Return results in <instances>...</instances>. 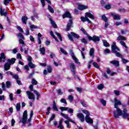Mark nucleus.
I'll return each instance as SVG.
<instances>
[{"instance_id": "49", "label": "nucleus", "mask_w": 129, "mask_h": 129, "mask_svg": "<svg viewBox=\"0 0 129 129\" xmlns=\"http://www.w3.org/2000/svg\"><path fill=\"white\" fill-rule=\"evenodd\" d=\"M93 65L94 67H95V68H97V69H99V66H98V64L96 62H93Z\"/></svg>"}, {"instance_id": "17", "label": "nucleus", "mask_w": 129, "mask_h": 129, "mask_svg": "<svg viewBox=\"0 0 129 129\" xmlns=\"http://www.w3.org/2000/svg\"><path fill=\"white\" fill-rule=\"evenodd\" d=\"M0 57V62H5L6 61V55H5V53H1Z\"/></svg>"}, {"instance_id": "23", "label": "nucleus", "mask_w": 129, "mask_h": 129, "mask_svg": "<svg viewBox=\"0 0 129 129\" xmlns=\"http://www.w3.org/2000/svg\"><path fill=\"white\" fill-rule=\"evenodd\" d=\"M28 66L31 69H33L34 68H36V64L31 62H28Z\"/></svg>"}, {"instance_id": "64", "label": "nucleus", "mask_w": 129, "mask_h": 129, "mask_svg": "<svg viewBox=\"0 0 129 129\" xmlns=\"http://www.w3.org/2000/svg\"><path fill=\"white\" fill-rule=\"evenodd\" d=\"M81 31L82 32V33H83V34H84V35H87V32H86L85 29L81 28Z\"/></svg>"}, {"instance_id": "45", "label": "nucleus", "mask_w": 129, "mask_h": 129, "mask_svg": "<svg viewBox=\"0 0 129 129\" xmlns=\"http://www.w3.org/2000/svg\"><path fill=\"white\" fill-rule=\"evenodd\" d=\"M10 2H12V0H4V4L5 6H7L8 4H10Z\"/></svg>"}, {"instance_id": "30", "label": "nucleus", "mask_w": 129, "mask_h": 129, "mask_svg": "<svg viewBox=\"0 0 129 129\" xmlns=\"http://www.w3.org/2000/svg\"><path fill=\"white\" fill-rule=\"evenodd\" d=\"M16 110L17 111H20V110H21V103H18L16 104Z\"/></svg>"}, {"instance_id": "55", "label": "nucleus", "mask_w": 129, "mask_h": 129, "mask_svg": "<svg viewBox=\"0 0 129 129\" xmlns=\"http://www.w3.org/2000/svg\"><path fill=\"white\" fill-rule=\"evenodd\" d=\"M60 102L62 103H64V104H67V101H66V99L64 98L60 99Z\"/></svg>"}, {"instance_id": "37", "label": "nucleus", "mask_w": 129, "mask_h": 129, "mask_svg": "<svg viewBox=\"0 0 129 129\" xmlns=\"http://www.w3.org/2000/svg\"><path fill=\"white\" fill-rule=\"evenodd\" d=\"M80 102L83 106H84V107H87V105H86V102H85V101L81 100Z\"/></svg>"}, {"instance_id": "61", "label": "nucleus", "mask_w": 129, "mask_h": 129, "mask_svg": "<svg viewBox=\"0 0 129 129\" xmlns=\"http://www.w3.org/2000/svg\"><path fill=\"white\" fill-rule=\"evenodd\" d=\"M13 78H14V79H16V80H18L19 79V76L18 75H13Z\"/></svg>"}, {"instance_id": "20", "label": "nucleus", "mask_w": 129, "mask_h": 129, "mask_svg": "<svg viewBox=\"0 0 129 129\" xmlns=\"http://www.w3.org/2000/svg\"><path fill=\"white\" fill-rule=\"evenodd\" d=\"M27 21H28V17L27 16H23L22 17V22L23 24L27 25Z\"/></svg>"}, {"instance_id": "38", "label": "nucleus", "mask_w": 129, "mask_h": 129, "mask_svg": "<svg viewBox=\"0 0 129 129\" xmlns=\"http://www.w3.org/2000/svg\"><path fill=\"white\" fill-rule=\"evenodd\" d=\"M93 55H94V48H92L90 50V55L92 56Z\"/></svg>"}, {"instance_id": "4", "label": "nucleus", "mask_w": 129, "mask_h": 129, "mask_svg": "<svg viewBox=\"0 0 129 129\" xmlns=\"http://www.w3.org/2000/svg\"><path fill=\"white\" fill-rule=\"evenodd\" d=\"M15 62H16L15 58H12L11 59H8V62L6 63L4 66L5 70H6V71L10 70L11 68V65H12V64H15Z\"/></svg>"}, {"instance_id": "58", "label": "nucleus", "mask_w": 129, "mask_h": 129, "mask_svg": "<svg viewBox=\"0 0 129 129\" xmlns=\"http://www.w3.org/2000/svg\"><path fill=\"white\" fill-rule=\"evenodd\" d=\"M34 18H36L37 19V20H39V19L38 14L36 12H34Z\"/></svg>"}, {"instance_id": "18", "label": "nucleus", "mask_w": 129, "mask_h": 129, "mask_svg": "<svg viewBox=\"0 0 129 129\" xmlns=\"http://www.w3.org/2000/svg\"><path fill=\"white\" fill-rule=\"evenodd\" d=\"M63 19H65V18H69L71 19V14L68 12H66L63 15H62Z\"/></svg>"}, {"instance_id": "19", "label": "nucleus", "mask_w": 129, "mask_h": 129, "mask_svg": "<svg viewBox=\"0 0 129 129\" xmlns=\"http://www.w3.org/2000/svg\"><path fill=\"white\" fill-rule=\"evenodd\" d=\"M88 7L85 5H80L78 6V9L80 11H83V10H86Z\"/></svg>"}, {"instance_id": "3", "label": "nucleus", "mask_w": 129, "mask_h": 129, "mask_svg": "<svg viewBox=\"0 0 129 129\" xmlns=\"http://www.w3.org/2000/svg\"><path fill=\"white\" fill-rule=\"evenodd\" d=\"M88 18H90V19H91V20H94V16L91 13H86V16L85 17H81V21L82 22H88L89 23V24H91V21L88 19Z\"/></svg>"}, {"instance_id": "1", "label": "nucleus", "mask_w": 129, "mask_h": 129, "mask_svg": "<svg viewBox=\"0 0 129 129\" xmlns=\"http://www.w3.org/2000/svg\"><path fill=\"white\" fill-rule=\"evenodd\" d=\"M111 50L113 53L116 55V57H118V58H120L121 59L122 62L123 64H126V63H128V60L124 58L123 55H122L120 53L117 52V51H119V48L116 46V44L115 42H113L112 45H111Z\"/></svg>"}, {"instance_id": "50", "label": "nucleus", "mask_w": 129, "mask_h": 129, "mask_svg": "<svg viewBox=\"0 0 129 129\" xmlns=\"http://www.w3.org/2000/svg\"><path fill=\"white\" fill-rule=\"evenodd\" d=\"M60 109L61 111H64V110H68V107H60Z\"/></svg>"}, {"instance_id": "28", "label": "nucleus", "mask_w": 129, "mask_h": 129, "mask_svg": "<svg viewBox=\"0 0 129 129\" xmlns=\"http://www.w3.org/2000/svg\"><path fill=\"white\" fill-rule=\"evenodd\" d=\"M60 114H61V115H62L63 116V117H64L68 120H69L70 119H71L70 117H69L67 115H66L65 114H64L63 113H61Z\"/></svg>"}, {"instance_id": "15", "label": "nucleus", "mask_w": 129, "mask_h": 129, "mask_svg": "<svg viewBox=\"0 0 129 129\" xmlns=\"http://www.w3.org/2000/svg\"><path fill=\"white\" fill-rule=\"evenodd\" d=\"M77 116L80 119L81 122H84L85 119L84 115H83V114L80 113L78 114Z\"/></svg>"}, {"instance_id": "12", "label": "nucleus", "mask_w": 129, "mask_h": 129, "mask_svg": "<svg viewBox=\"0 0 129 129\" xmlns=\"http://www.w3.org/2000/svg\"><path fill=\"white\" fill-rule=\"evenodd\" d=\"M26 93L28 96L29 99H33L35 100V95H34L33 93L31 92L30 91H27Z\"/></svg>"}, {"instance_id": "54", "label": "nucleus", "mask_w": 129, "mask_h": 129, "mask_svg": "<svg viewBox=\"0 0 129 129\" xmlns=\"http://www.w3.org/2000/svg\"><path fill=\"white\" fill-rule=\"evenodd\" d=\"M14 94L13 93H10L9 95V97L11 101H14V98H13Z\"/></svg>"}, {"instance_id": "26", "label": "nucleus", "mask_w": 129, "mask_h": 129, "mask_svg": "<svg viewBox=\"0 0 129 129\" xmlns=\"http://www.w3.org/2000/svg\"><path fill=\"white\" fill-rule=\"evenodd\" d=\"M34 93H35V94L36 95L37 97H36V99L37 100H39V98H40V93H39V92H38V91H37L36 90H34Z\"/></svg>"}, {"instance_id": "11", "label": "nucleus", "mask_w": 129, "mask_h": 129, "mask_svg": "<svg viewBox=\"0 0 129 129\" xmlns=\"http://www.w3.org/2000/svg\"><path fill=\"white\" fill-rule=\"evenodd\" d=\"M0 15L1 16H4V17H6L8 15V12L5 9H3L2 6L0 7Z\"/></svg>"}, {"instance_id": "2", "label": "nucleus", "mask_w": 129, "mask_h": 129, "mask_svg": "<svg viewBox=\"0 0 129 129\" xmlns=\"http://www.w3.org/2000/svg\"><path fill=\"white\" fill-rule=\"evenodd\" d=\"M121 113L119 114L117 111H114V116L115 118H118L119 116H122L123 118H127L129 117V113H127V109L124 108L122 111L120 109Z\"/></svg>"}, {"instance_id": "33", "label": "nucleus", "mask_w": 129, "mask_h": 129, "mask_svg": "<svg viewBox=\"0 0 129 129\" xmlns=\"http://www.w3.org/2000/svg\"><path fill=\"white\" fill-rule=\"evenodd\" d=\"M97 88L98 89H99V90H102V89L104 88V86L103 85V84H101L97 86Z\"/></svg>"}, {"instance_id": "40", "label": "nucleus", "mask_w": 129, "mask_h": 129, "mask_svg": "<svg viewBox=\"0 0 129 129\" xmlns=\"http://www.w3.org/2000/svg\"><path fill=\"white\" fill-rule=\"evenodd\" d=\"M55 35H56V36H57V37H58V38L60 40V41H62V37H61V34H60V33L57 32H55Z\"/></svg>"}, {"instance_id": "60", "label": "nucleus", "mask_w": 129, "mask_h": 129, "mask_svg": "<svg viewBox=\"0 0 129 129\" xmlns=\"http://www.w3.org/2000/svg\"><path fill=\"white\" fill-rule=\"evenodd\" d=\"M101 102L102 104H103V105H104V106H105V105H106V101H105L104 100H101Z\"/></svg>"}, {"instance_id": "44", "label": "nucleus", "mask_w": 129, "mask_h": 129, "mask_svg": "<svg viewBox=\"0 0 129 129\" xmlns=\"http://www.w3.org/2000/svg\"><path fill=\"white\" fill-rule=\"evenodd\" d=\"M102 19L103 20H104V22H107V21L108 20V19H107V18L106 17V16H105V15H103L102 16Z\"/></svg>"}, {"instance_id": "21", "label": "nucleus", "mask_w": 129, "mask_h": 129, "mask_svg": "<svg viewBox=\"0 0 129 129\" xmlns=\"http://www.w3.org/2000/svg\"><path fill=\"white\" fill-rule=\"evenodd\" d=\"M33 115H34V112L33 110L30 111V118L27 120V122H31V120H32V117H33Z\"/></svg>"}, {"instance_id": "51", "label": "nucleus", "mask_w": 129, "mask_h": 129, "mask_svg": "<svg viewBox=\"0 0 129 129\" xmlns=\"http://www.w3.org/2000/svg\"><path fill=\"white\" fill-rule=\"evenodd\" d=\"M32 84H34V85H37L38 84V82L35 80V79H33L32 81Z\"/></svg>"}, {"instance_id": "57", "label": "nucleus", "mask_w": 129, "mask_h": 129, "mask_svg": "<svg viewBox=\"0 0 129 129\" xmlns=\"http://www.w3.org/2000/svg\"><path fill=\"white\" fill-rule=\"evenodd\" d=\"M54 118H55V114H53L50 118L49 119V122H51V121H52V120H53Z\"/></svg>"}, {"instance_id": "42", "label": "nucleus", "mask_w": 129, "mask_h": 129, "mask_svg": "<svg viewBox=\"0 0 129 129\" xmlns=\"http://www.w3.org/2000/svg\"><path fill=\"white\" fill-rule=\"evenodd\" d=\"M110 53V50H109L108 48H106L104 50V54L105 55H107V54H109Z\"/></svg>"}, {"instance_id": "52", "label": "nucleus", "mask_w": 129, "mask_h": 129, "mask_svg": "<svg viewBox=\"0 0 129 129\" xmlns=\"http://www.w3.org/2000/svg\"><path fill=\"white\" fill-rule=\"evenodd\" d=\"M114 93L117 96H118V95H119V94H120V92L119 91H118V90H114Z\"/></svg>"}, {"instance_id": "35", "label": "nucleus", "mask_w": 129, "mask_h": 129, "mask_svg": "<svg viewBox=\"0 0 129 129\" xmlns=\"http://www.w3.org/2000/svg\"><path fill=\"white\" fill-rule=\"evenodd\" d=\"M52 107L55 111H58V108H57V106L56 105V103H55V102H54L52 104Z\"/></svg>"}, {"instance_id": "63", "label": "nucleus", "mask_w": 129, "mask_h": 129, "mask_svg": "<svg viewBox=\"0 0 129 129\" xmlns=\"http://www.w3.org/2000/svg\"><path fill=\"white\" fill-rule=\"evenodd\" d=\"M17 29L20 32H21V33H24V30H23V29L21 28V27L18 26Z\"/></svg>"}, {"instance_id": "62", "label": "nucleus", "mask_w": 129, "mask_h": 129, "mask_svg": "<svg viewBox=\"0 0 129 129\" xmlns=\"http://www.w3.org/2000/svg\"><path fill=\"white\" fill-rule=\"evenodd\" d=\"M68 37L69 39H70V41H71L72 42L74 41V40H73V38H72V36H71V34H69L68 35Z\"/></svg>"}, {"instance_id": "5", "label": "nucleus", "mask_w": 129, "mask_h": 129, "mask_svg": "<svg viewBox=\"0 0 129 129\" xmlns=\"http://www.w3.org/2000/svg\"><path fill=\"white\" fill-rule=\"evenodd\" d=\"M82 112H83V113L86 114V116L85 117V120L86 122H87L88 123H93V119H92V118H90V117L89 116V115H90V113H89V112H88L86 110H82Z\"/></svg>"}, {"instance_id": "22", "label": "nucleus", "mask_w": 129, "mask_h": 129, "mask_svg": "<svg viewBox=\"0 0 129 129\" xmlns=\"http://www.w3.org/2000/svg\"><path fill=\"white\" fill-rule=\"evenodd\" d=\"M117 41H121V40L123 41H126V38L120 35L117 38Z\"/></svg>"}, {"instance_id": "46", "label": "nucleus", "mask_w": 129, "mask_h": 129, "mask_svg": "<svg viewBox=\"0 0 129 129\" xmlns=\"http://www.w3.org/2000/svg\"><path fill=\"white\" fill-rule=\"evenodd\" d=\"M56 91L58 95H62L63 94V92H62L60 89L57 90Z\"/></svg>"}, {"instance_id": "16", "label": "nucleus", "mask_w": 129, "mask_h": 129, "mask_svg": "<svg viewBox=\"0 0 129 129\" xmlns=\"http://www.w3.org/2000/svg\"><path fill=\"white\" fill-rule=\"evenodd\" d=\"M73 22L72 20H70L69 21V23L67 25V31H69L70 30V28H71L72 26Z\"/></svg>"}, {"instance_id": "47", "label": "nucleus", "mask_w": 129, "mask_h": 129, "mask_svg": "<svg viewBox=\"0 0 129 129\" xmlns=\"http://www.w3.org/2000/svg\"><path fill=\"white\" fill-rule=\"evenodd\" d=\"M81 42L83 44H87V40L85 38H83L81 39Z\"/></svg>"}, {"instance_id": "7", "label": "nucleus", "mask_w": 129, "mask_h": 129, "mask_svg": "<svg viewBox=\"0 0 129 129\" xmlns=\"http://www.w3.org/2000/svg\"><path fill=\"white\" fill-rule=\"evenodd\" d=\"M27 119H28V111L25 110L23 115V117L20 118L19 122H22L23 125H25L27 123Z\"/></svg>"}, {"instance_id": "25", "label": "nucleus", "mask_w": 129, "mask_h": 129, "mask_svg": "<svg viewBox=\"0 0 129 129\" xmlns=\"http://www.w3.org/2000/svg\"><path fill=\"white\" fill-rule=\"evenodd\" d=\"M49 20L50 21V23L51 25L53 26V28H57V25L56 24L55 22L53 21L52 19H51L50 18H49Z\"/></svg>"}, {"instance_id": "6", "label": "nucleus", "mask_w": 129, "mask_h": 129, "mask_svg": "<svg viewBox=\"0 0 129 129\" xmlns=\"http://www.w3.org/2000/svg\"><path fill=\"white\" fill-rule=\"evenodd\" d=\"M114 107L116 109V110L114 111H117V112H118L119 114H120L121 112L120 111V109L118 108V105H121V102L118 100L116 98H114Z\"/></svg>"}, {"instance_id": "9", "label": "nucleus", "mask_w": 129, "mask_h": 129, "mask_svg": "<svg viewBox=\"0 0 129 129\" xmlns=\"http://www.w3.org/2000/svg\"><path fill=\"white\" fill-rule=\"evenodd\" d=\"M70 68L73 73V77L74 78H76V77L75 76V64H74V63H71L70 65Z\"/></svg>"}, {"instance_id": "36", "label": "nucleus", "mask_w": 129, "mask_h": 129, "mask_svg": "<svg viewBox=\"0 0 129 129\" xmlns=\"http://www.w3.org/2000/svg\"><path fill=\"white\" fill-rule=\"evenodd\" d=\"M71 36H73V37H74L75 38H76L77 39H78L79 38V35L76 34V33L74 32H71Z\"/></svg>"}, {"instance_id": "29", "label": "nucleus", "mask_w": 129, "mask_h": 129, "mask_svg": "<svg viewBox=\"0 0 129 129\" xmlns=\"http://www.w3.org/2000/svg\"><path fill=\"white\" fill-rule=\"evenodd\" d=\"M50 34L51 37H53V39H55V41H56V42H59V40H58V39H57V38H56V36H55V35H54V33L53 32V31H51L50 32Z\"/></svg>"}, {"instance_id": "34", "label": "nucleus", "mask_w": 129, "mask_h": 129, "mask_svg": "<svg viewBox=\"0 0 129 129\" xmlns=\"http://www.w3.org/2000/svg\"><path fill=\"white\" fill-rule=\"evenodd\" d=\"M40 52H41V54L42 55H45V52H46V49H45V47H42L40 49Z\"/></svg>"}, {"instance_id": "13", "label": "nucleus", "mask_w": 129, "mask_h": 129, "mask_svg": "<svg viewBox=\"0 0 129 129\" xmlns=\"http://www.w3.org/2000/svg\"><path fill=\"white\" fill-rule=\"evenodd\" d=\"M110 63L112 64V65H114V66H115L116 67H118V66H119V61L118 60H111L110 61Z\"/></svg>"}, {"instance_id": "59", "label": "nucleus", "mask_w": 129, "mask_h": 129, "mask_svg": "<svg viewBox=\"0 0 129 129\" xmlns=\"http://www.w3.org/2000/svg\"><path fill=\"white\" fill-rule=\"evenodd\" d=\"M50 58H51L52 59H53V58H56V54H55V53L51 52L50 53Z\"/></svg>"}, {"instance_id": "48", "label": "nucleus", "mask_w": 129, "mask_h": 129, "mask_svg": "<svg viewBox=\"0 0 129 129\" xmlns=\"http://www.w3.org/2000/svg\"><path fill=\"white\" fill-rule=\"evenodd\" d=\"M18 37H19V38H21L23 40H25V37H24V35H23V34L22 33H20L18 35Z\"/></svg>"}, {"instance_id": "31", "label": "nucleus", "mask_w": 129, "mask_h": 129, "mask_svg": "<svg viewBox=\"0 0 129 129\" xmlns=\"http://www.w3.org/2000/svg\"><path fill=\"white\" fill-rule=\"evenodd\" d=\"M59 50H60V52H61V53H62V54H64V55H68V53L64 49L60 47L59 48Z\"/></svg>"}, {"instance_id": "41", "label": "nucleus", "mask_w": 129, "mask_h": 129, "mask_svg": "<svg viewBox=\"0 0 129 129\" xmlns=\"http://www.w3.org/2000/svg\"><path fill=\"white\" fill-rule=\"evenodd\" d=\"M64 122L67 124V127H68V128H70V123L69 120H65Z\"/></svg>"}, {"instance_id": "32", "label": "nucleus", "mask_w": 129, "mask_h": 129, "mask_svg": "<svg viewBox=\"0 0 129 129\" xmlns=\"http://www.w3.org/2000/svg\"><path fill=\"white\" fill-rule=\"evenodd\" d=\"M48 10L50 12V13H51V14H54V9L50 6H48Z\"/></svg>"}, {"instance_id": "10", "label": "nucleus", "mask_w": 129, "mask_h": 129, "mask_svg": "<svg viewBox=\"0 0 129 129\" xmlns=\"http://www.w3.org/2000/svg\"><path fill=\"white\" fill-rule=\"evenodd\" d=\"M70 55L73 59L74 61H75V63H77V64H80V62L78 61V58L75 56L74 53H73V50H71L70 51Z\"/></svg>"}, {"instance_id": "39", "label": "nucleus", "mask_w": 129, "mask_h": 129, "mask_svg": "<svg viewBox=\"0 0 129 129\" xmlns=\"http://www.w3.org/2000/svg\"><path fill=\"white\" fill-rule=\"evenodd\" d=\"M68 99L70 100V102H72L73 101V99H74V97L73 96L70 95L68 97Z\"/></svg>"}, {"instance_id": "43", "label": "nucleus", "mask_w": 129, "mask_h": 129, "mask_svg": "<svg viewBox=\"0 0 129 129\" xmlns=\"http://www.w3.org/2000/svg\"><path fill=\"white\" fill-rule=\"evenodd\" d=\"M11 82L10 81L6 82V87L7 88H10L11 86Z\"/></svg>"}, {"instance_id": "14", "label": "nucleus", "mask_w": 129, "mask_h": 129, "mask_svg": "<svg viewBox=\"0 0 129 129\" xmlns=\"http://www.w3.org/2000/svg\"><path fill=\"white\" fill-rule=\"evenodd\" d=\"M111 15L114 20H120V15L116 13H111Z\"/></svg>"}, {"instance_id": "53", "label": "nucleus", "mask_w": 129, "mask_h": 129, "mask_svg": "<svg viewBox=\"0 0 129 129\" xmlns=\"http://www.w3.org/2000/svg\"><path fill=\"white\" fill-rule=\"evenodd\" d=\"M19 42L20 44H21L22 45H25V42H24V39L20 38L19 39Z\"/></svg>"}, {"instance_id": "24", "label": "nucleus", "mask_w": 129, "mask_h": 129, "mask_svg": "<svg viewBox=\"0 0 129 129\" xmlns=\"http://www.w3.org/2000/svg\"><path fill=\"white\" fill-rule=\"evenodd\" d=\"M102 42L104 47H109V43L107 42V41H106V40L103 39Z\"/></svg>"}, {"instance_id": "56", "label": "nucleus", "mask_w": 129, "mask_h": 129, "mask_svg": "<svg viewBox=\"0 0 129 129\" xmlns=\"http://www.w3.org/2000/svg\"><path fill=\"white\" fill-rule=\"evenodd\" d=\"M50 110H51V107H48L47 108V112H46V114L47 115H49V114H50Z\"/></svg>"}, {"instance_id": "8", "label": "nucleus", "mask_w": 129, "mask_h": 129, "mask_svg": "<svg viewBox=\"0 0 129 129\" xmlns=\"http://www.w3.org/2000/svg\"><path fill=\"white\" fill-rule=\"evenodd\" d=\"M87 37L90 41H93V42H99V41H100V38H99V37L98 36H93L92 37L88 35Z\"/></svg>"}, {"instance_id": "27", "label": "nucleus", "mask_w": 129, "mask_h": 129, "mask_svg": "<svg viewBox=\"0 0 129 129\" xmlns=\"http://www.w3.org/2000/svg\"><path fill=\"white\" fill-rule=\"evenodd\" d=\"M119 43L121 45V46H123V47H124V48H125V49H127V46H126V44H125V42H124V41H120Z\"/></svg>"}]
</instances>
